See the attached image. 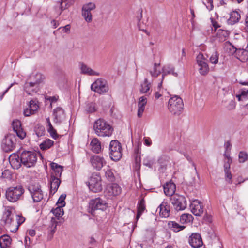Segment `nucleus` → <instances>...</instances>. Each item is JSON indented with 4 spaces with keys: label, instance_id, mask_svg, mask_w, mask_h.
Instances as JSON below:
<instances>
[{
    "label": "nucleus",
    "instance_id": "obj_1",
    "mask_svg": "<svg viewBox=\"0 0 248 248\" xmlns=\"http://www.w3.org/2000/svg\"><path fill=\"white\" fill-rule=\"evenodd\" d=\"M95 133L99 137H110L113 133V128L110 124L103 119H98L93 124Z\"/></svg>",
    "mask_w": 248,
    "mask_h": 248
},
{
    "label": "nucleus",
    "instance_id": "obj_2",
    "mask_svg": "<svg viewBox=\"0 0 248 248\" xmlns=\"http://www.w3.org/2000/svg\"><path fill=\"white\" fill-rule=\"evenodd\" d=\"M24 193L23 187L21 186H17L8 188L6 191L5 196L9 202H15L22 198Z\"/></svg>",
    "mask_w": 248,
    "mask_h": 248
},
{
    "label": "nucleus",
    "instance_id": "obj_3",
    "mask_svg": "<svg viewBox=\"0 0 248 248\" xmlns=\"http://www.w3.org/2000/svg\"><path fill=\"white\" fill-rule=\"evenodd\" d=\"M183 106L182 99L178 96H174L169 100L168 109L173 115L180 114L183 109Z\"/></svg>",
    "mask_w": 248,
    "mask_h": 248
},
{
    "label": "nucleus",
    "instance_id": "obj_4",
    "mask_svg": "<svg viewBox=\"0 0 248 248\" xmlns=\"http://www.w3.org/2000/svg\"><path fill=\"white\" fill-rule=\"evenodd\" d=\"M37 160V154L35 152L24 151L21 154V161L27 168L34 166Z\"/></svg>",
    "mask_w": 248,
    "mask_h": 248
},
{
    "label": "nucleus",
    "instance_id": "obj_5",
    "mask_svg": "<svg viewBox=\"0 0 248 248\" xmlns=\"http://www.w3.org/2000/svg\"><path fill=\"white\" fill-rule=\"evenodd\" d=\"M88 187L93 192L101 191L102 189L101 176L97 173L92 174L88 181Z\"/></svg>",
    "mask_w": 248,
    "mask_h": 248
},
{
    "label": "nucleus",
    "instance_id": "obj_6",
    "mask_svg": "<svg viewBox=\"0 0 248 248\" xmlns=\"http://www.w3.org/2000/svg\"><path fill=\"white\" fill-rule=\"evenodd\" d=\"M91 89L92 91L99 94L106 93L109 90L107 81L101 78L97 79L91 85Z\"/></svg>",
    "mask_w": 248,
    "mask_h": 248
},
{
    "label": "nucleus",
    "instance_id": "obj_7",
    "mask_svg": "<svg viewBox=\"0 0 248 248\" xmlns=\"http://www.w3.org/2000/svg\"><path fill=\"white\" fill-rule=\"evenodd\" d=\"M110 157L113 160L118 161L122 157L121 146L116 140H112L109 144Z\"/></svg>",
    "mask_w": 248,
    "mask_h": 248
},
{
    "label": "nucleus",
    "instance_id": "obj_8",
    "mask_svg": "<svg viewBox=\"0 0 248 248\" xmlns=\"http://www.w3.org/2000/svg\"><path fill=\"white\" fill-rule=\"evenodd\" d=\"M171 202L176 211L184 210L186 207V201L183 196L174 195L171 198Z\"/></svg>",
    "mask_w": 248,
    "mask_h": 248
},
{
    "label": "nucleus",
    "instance_id": "obj_9",
    "mask_svg": "<svg viewBox=\"0 0 248 248\" xmlns=\"http://www.w3.org/2000/svg\"><path fill=\"white\" fill-rule=\"evenodd\" d=\"M198 70L201 75H206L209 72V67L206 62V59L203 54L199 53L196 57Z\"/></svg>",
    "mask_w": 248,
    "mask_h": 248
},
{
    "label": "nucleus",
    "instance_id": "obj_10",
    "mask_svg": "<svg viewBox=\"0 0 248 248\" xmlns=\"http://www.w3.org/2000/svg\"><path fill=\"white\" fill-rule=\"evenodd\" d=\"M96 8V5L94 2H88L84 4L81 10V15L84 20L88 23L92 21V11Z\"/></svg>",
    "mask_w": 248,
    "mask_h": 248
},
{
    "label": "nucleus",
    "instance_id": "obj_11",
    "mask_svg": "<svg viewBox=\"0 0 248 248\" xmlns=\"http://www.w3.org/2000/svg\"><path fill=\"white\" fill-rule=\"evenodd\" d=\"M34 202H38L43 198V194L38 184H31L28 188Z\"/></svg>",
    "mask_w": 248,
    "mask_h": 248
},
{
    "label": "nucleus",
    "instance_id": "obj_12",
    "mask_svg": "<svg viewBox=\"0 0 248 248\" xmlns=\"http://www.w3.org/2000/svg\"><path fill=\"white\" fill-rule=\"evenodd\" d=\"M16 138L14 135L9 134L5 136L3 140L1 147L6 152L12 151L15 146Z\"/></svg>",
    "mask_w": 248,
    "mask_h": 248
},
{
    "label": "nucleus",
    "instance_id": "obj_13",
    "mask_svg": "<svg viewBox=\"0 0 248 248\" xmlns=\"http://www.w3.org/2000/svg\"><path fill=\"white\" fill-rule=\"evenodd\" d=\"M15 217V215L11 209L6 210L3 215L2 221L10 230L14 227Z\"/></svg>",
    "mask_w": 248,
    "mask_h": 248
},
{
    "label": "nucleus",
    "instance_id": "obj_14",
    "mask_svg": "<svg viewBox=\"0 0 248 248\" xmlns=\"http://www.w3.org/2000/svg\"><path fill=\"white\" fill-rule=\"evenodd\" d=\"M39 108L38 102L36 100H31L26 108L24 109L23 114L29 117L36 113Z\"/></svg>",
    "mask_w": 248,
    "mask_h": 248
},
{
    "label": "nucleus",
    "instance_id": "obj_15",
    "mask_svg": "<svg viewBox=\"0 0 248 248\" xmlns=\"http://www.w3.org/2000/svg\"><path fill=\"white\" fill-rule=\"evenodd\" d=\"M92 166L97 170H100L106 164V161L103 156L94 155L90 157Z\"/></svg>",
    "mask_w": 248,
    "mask_h": 248
},
{
    "label": "nucleus",
    "instance_id": "obj_16",
    "mask_svg": "<svg viewBox=\"0 0 248 248\" xmlns=\"http://www.w3.org/2000/svg\"><path fill=\"white\" fill-rule=\"evenodd\" d=\"M89 206L92 210H104L106 209L107 204L105 201L100 198H97L90 201Z\"/></svg>",
    "mask_w": 248,
    "mask_h": 248
},
{
    "label": "nucleus",
    "instance_id": "obj_17",
    "mask_svg": "<svg viewBox=\"0 0 248 248\" xmlns=\"http://www.w3.org/2000/svg\"><path fill=\"white\" fill-rule=\"evenodd\" d=\"M190 209L192 213L197 216H201L203 212V206L198 200H193L190 203Z\"/></svg>",
    "mask_w": 248,
    "mask_h": 248
},
{
    "label": "nucleus",
    "instance_id": "obj_18",
    "mask_svg": "<svg viewBox=\"0 0 248 248\" xmlns=\"http://www.w3.org/2000/svg\"><path fill=\"white\" fill-rule=\"evenodd\" d=\"M188 242L193 248H200L203 245L202 238L200 234L193 233L189 237Z\"/></svg>",
    "mask_w": 248,
    "mask_h": 248
},
{
    "label": "nucleus",
    "instance_id": "obj_19",
    "mask_svg": "<svg viewBox=\"0 0 248 248\" xmlns=\"http://www.w3.org/2000/svg\"><path fill=\"white\" fill-rule=\"evenodd\" d=\"M105 192L109 197H114L121 193V188L118 184L114 183L107 186Z\"/></svg>",
    "mask_w": 248,
    "mask_h": 248
},
{
    "label": "nucleus",
    "instance_id": "obj_20",
    "mask_svg": "<svg viewBox=\"0 0 248 248\" xmlns=\"http://www.w3.org/2000/svg\"><path fill=\"white\" fill-rule=\"evenodd\" d=\"M53 121L55 124H60L65 118L64 109L61 107H57L53 110Z\"/></svg>",
    "mask_w": 248,
    "mask_h": 248
},
{
    "label": "nucleus",
    "instance_id": "obj_21",
    "mask_svg": "<svg viewBox=\"0 0 248 248\" xmlns=\"http://www.w3.org/2000/svg\"><path fill=\"white\" fill-rule=\"evenodd\" d=\"M24 91L29 95H32L39 90V86L33 81L26 82L24 87Z\"/></svg>",
    "mask_w": 248,
    "mask_h": 248
},
{
    "label": "nucleus",
    "instance_id": "obj_22",
    "mask_svg": "<svg viewBox=\"0 0 248 248\" xmlns=\"http://www.w3.org/2000/svg\"><path fill=\"white\" fill-rule=\"evenodd\" d=\"M12 127L17 136L21 139H23L26 135V132L21 127V123L18 120H15L12 123Z\"/></svg>",
    "mask_w": 248,
    "mask_h": 248
},
{
    "label": "nucleus",
    "instance_id": "obj_23",
    "mask_svg": "<svg viewBox=\"0 0 248 248\" xmlns=\"http://www.w3.org/2000/svg\"><path fill=\"white\" fill-rule=\"evenodd\" d=\"M151 87V82L149 81L147 78H145L140 84V92L141 93L150 95L152 92Z\"/></svg>",
    "mask_w": 248,
    "mask_h": 248
},
{
    "label": "nucleus",
    "instance_id": "obj_24",
    "mask_svg": "<svg viewBox=\"0 0 248 248\" xmlns=\"http://www.w3.org/2000/svg\"><path fill=\"white\" fill-rule=\"evenodd\" d=\"M79 68L81 73L82 74L92 76H98L100 75L99 72L94 71L87 64L83 62L79 64Z\"/></svg>",
    "mask_w": 248,
    "mask_h": 248
},
{
    "label": "nucleus",
    "instance_id": "obj_25",
    "mask_svg": "<svg viewBox=\"0 0 248 248\" xmlns=\"http://www.w3.org/2000/svg\"><path fill=\"white\" fill-rule=\"evenodd\" d=\"M159 209V215L162 217H168L170 215V206L168 203L165 201H163L160 204L157 210Z\"/></svg>",
    "mask_w": 248,
    "mask_h": 248
},
{
    "label": "nucleus",
    "instance_id": "obj_26",
    "mask_svg": "<svg viewBox=\"0 0 248 248\" xmlns=\"http://www.w3.org/2000/svg\"><path fill=\"white\" fill-rule=\"evenodd\" d=\"M50 194L53 195L57 191L61 181L58 177H55L53 174L51 175L50 178Z\"/></svg>",
    "mask_w": 248,
    "mask_h": 248
},
{
    "label": "nucleus",
    "instance_id": "obj_27",
    "mask_svg": "<svg viewBox=\"0 0 248 248\" xmlns=\"http://www.w3.org/2000/svg\"><path fill=\"white\" fill-rule=\"evenodd\" d=\"M9 160L12 167L14 169H19L22 164L21 157L19 158V155L16 154H12L9 156Z\"/></svg>",
    "mask_w": 248,
    "mask_h": 248
},
{
    "label": "nucleus",
    "instance_id": "obj_28",
    "mask_svg": "<svg viewBox=\"0 0 248 248\" xmlns=\"http://www.w3.org/2000/svg\"><path fill=\"white\" fill-rule=\"evenodd\" d=\"M164 192L166 196H173L175 193L176 186L174 183L172 182H167L163 186Z\"/></svg>",
    "mask_w": 248,
    "mask_h": 248
},
{
    "label": "nucleus",
    "instance_id": "obj_29",
    "mask_svg": "<svg viewBox=\"0 0 248 248\" xmlns=\"http://www.w3.org/2000/svg\"><path fill=\"white\" fill-rule=\"evenodd\" d=\"M147 98L145 96H141L138 101V109L137 115L138 117H141L144 111L145 106L147 104Z\"/></svg>",
    "mask_w": 248,
    "mask_h": 248
},
{
    "label": "nucleus",
    "instance_id": "obj_30",
    "mask_svg": "<svg viewBox=\"0 0 248 248\" xmlns=\"http://www.w3.org/2000/svg\"><path fill=\"white\" fill-rule=\"evenodd\" d=\"M91 150L94 153L98 154L101 151V142L97 138L92 139L90 143Z\"/></svg>",
    "mask_w": 248,
    "mask_h": 248
},
{
    "label": "nucleus",
    "instance_id": "obj_31",
    "mask_svg": "<svg viewBox=\"0 0 248 248\" xmlns=\"http://www.w3.org/2000/svg\"><path fill=\"white\" fill-rule=\"evenodd\" d=\"M50 167L53 170L51 175L53 174L58 178L60 177L63 171V167L54 162L50 163Z\"/></svg>",
    "mask_w": 248,
    "mask_h": 248
},
{
    "label": "nucleus",
    "instance_id": "obj_32",
    "mask_svg": "<svg viewBox=\"0 0 248 248\" xmlns=\"http://www.w3.org/2000/svg\"><path fill=\"white\" fill-rule=\"evenodd\" d=\"M162 70L163 73L162 81L163 80L164 76L167 74H171L175 77H177L178 76L177 73L175 72L174 67L171 65L167 64L164 66Z\"/></svg>",
    "mask_w": 248,
    "mask_h": 248
},
{
    "label": "nucleus",
    "instance_id": "obj_33",
    "mask_svg": "<svg viewBox=\"0 0 248 248\" xmlns=\"http://www.w3.org/2000/svg\"><path fill=\"white\" fill-rule=\"evenodd\" d=\"M240 14L237 11H232L230 14V17L228 19V24L233 25L237 23L240 19Z\"/></svg>",
    "mask_w": 248,
    "mask_h": 248
},
{
    "label": "nucleus",
    "instance_id": "obj_34",
    "mask_svg": "<svg viewBox=\"0 0 248 248\" xmlns=\"http://www.w3.org/2000/svg\"><path fill=\"white\" fill-rule=\"evenodd\" d=\"M30 78L33 79L34 80L33 82L39 86L45 79V76L41 73L36 72L35 74H32L30 76Z\"/></svg>",
    "mask_w": 248,
    "mask_h": 248
},
{
    "label": "nucleus",
    "instance_id": "obj_35",
    "mask_svg": "<svg viewBox=\"0 0 248 248\" xmlns=\"http://www.w3.org/2000/svg\"><path fill=\"white\" fill-rule=\"evenodd\" d=\"M145 209V201L143 199H141L138 204V211L136 217V222L135 223V226H136L137 221L140 218V216L143 213V211Z\"/></svg>",
    "mask_w": 248,
    "mask_h": 248
},
{
    "label": "nucleus",
    "instance_id": "obj_36",
    "mask_svg": "<svg viewBox=\"0 0 248 248\" xmlns=\"http://www.w3.org/2000/svg\"><path fill=\"white\" fill-rule=\"evenodd\" d=\"M169 229L175 232H178L185 228L184 225H181L175 221H169L168 223Z\"/></svg>",
    "mask_w": 248,
    "mask_h": 248
},
{
    "label": "nucleus",
    "instance_id": "obj_37",
    "mask_svg": "<svg viewBox=\"0 0 248 248\" xmlns=\"http://www.w3.org/2000/svg\"><path fill=\"white\" fill-rule=\"evenodd\" d=\"M228 35V31L222 29H218L216 33L217 39H218L219 42H223L226 40Z\"/></svg>",
    "mask_w": 248,
    "mask_h": 248
},
{
    "label": "nucleus",
    "instance_id": "obj_38",
    "mask_svg": "<svg viewBox=\"0 0 248 248\" xmlns=\"http://www.w3.org/2000/svg\"><path fill=\"white\" fill-rule=\"evenodd\" d=\"M11 243V239L8 235H2L0 237V246L1 248H6L9 247Z\"/></svg>",
    "mask_w": 248,
    "mask_h": 248
},
{
    "label": "nucleus",
    "instance_id": "obj_39",
    "mask_svg": "<svg viewBox=\"0 0 248 248\" xmlns=\"http://www.w3.org/2000/svg\"><path fill=\"white\" fill-rule=\"evenodd\" d=\"M15 217H16V221H15L14 227L11 230V231L13 232H16L19 226L25 221V218L22 216L16 215Z\"/></svg>",
    "mask_w": 248,
    "mask_h": 248
},
{
    "label": "nucleus",
    "instance_id": "obj_40",
    "mask_svg": "<svg viewBox=\"0 0 248 248\" xmlns=\"http://www.w3.org/2000/svg\"><path fill=\"white\" fill-rule=\"evenodd\" d=\"M224 170H230L232 159L230 156V154L227 151L224 154Z\"/></svg>",
    "mask_w": 248,
    "mask_h": 248
},
{
    "label": "nucleus",
    "instance_id": "obj_41",
    "mask_svg": "<svg viewBox=\"0 0 248 248\" xmlns=\"http://www.w3.org/2000/svg\"><path fill=\"white\" fill-rule=\"evenodd\" d=\"M161 73L160 65L159 63H155L153 69L150 70V74L153 78L158 77Z\"/></svg>",
    "mask_w": 248,
    "mask_h": 248
},
{
    "label": "nucleus",
    "instance_id": "obj_42",
    "mask_svg": "<svg viewBox=\"0 0 248 248\" xmlns=\"http://www.w3.org/2000/svg\"><path fill=\"white\" fill-rule=\"evenodd\" d=\"M85 110L88 113H92L96 111V107L95 103L88 102L86 103Z\"/></svg>",
    "mask_w": 248,
    "mask_h": 248
},
{
    "label": "nucleus",
    "instance_id": "obj_43",
    "mask_svg": "<svg viewBox=\"0 0 248 248\" xmlns=\"http://www.w3.org/2000/svg\"><path fill=\"white\" fill-rule=\"evenodd\" d=\"M236 97L239 101H242L245 104L248 101V90H242L240 94L236 95Z\"/></svg>",
    "mask_w": 248,
    "mask_h": 248
},
{
    "label": "nucleus",
    "instance_id": "obj_44",
    "mask_svg": "<svg viewBox=\"0 0 248 248\" xmlns=\"http://www.w3.org/2000/svg\"><path fill=\"white\" fill-rule=\"evenodd\" d=\"M193 220L192 216L188 213L182 214L180 217V221L182 224H185L190 222Z\"/></svg>",
    "mask_w": 248,
    "mask_h": 248
},
{
    "label": "nucleus",
    "instance_id": "obj_45",
    "mask_svg": "<svg viewBox=\"0 0 248 248\" xmlns=\"http://www.w3.org/2000/svg\"><path fill=\"white\" fill-rule=\"evenodd\" d=\"M51 212L59 219L64 214L62 207L57 206L56 208L52 209Z\"/></svg>",
    "mask_w": 248,
    "mask_h": 248
},
{
    "label": "nucleus",
    "instance_id": "obj_46",
    "mask_svg": "<svg viewBox=\"0 0 248 248\" xmlns=\"http://www.w3.org/2000/svg\"><path fill=\"white\" fill-rule=\"evenodd\" d=\"M34 132L36 136L38 137H41L45 135V129L42 125H37L34 128Z\"/></svg>",
    "mask_w": 248,
    "mask_h": 248
},
{
    "label": "nucleus",
    "instance_id": "obj_47",
    "mask_svg": "<svg viewBox=\"0 0 248 248\" xmlns=\"http://www.w3.org/2000/svg\"><path fill=\"white\" fill-rule=\"evenodd\" d=\"M54 144V141L50 139H47L40 145L42 150H45L50 148Z\"/></svg>",
    "mask_w": 248,
    "mask_h": 248
},
{
    "label": "nucleus",
    "instance_id": "obj_48",
    "mask_svg": "<svg viewBox=\"0 0 248 248\" xmlns=\"http://www.w3.org/2000/svg\"><path fill=\"white\" fill-rule=\"evenodd\" d=\"M74 0H61L60 8L62 11L68 8L74 2Z\"/></svg>",
    "mask_w": 248,
    "mask_h": 248
},
{
    "label": "nucleus",
    "instance_id": "obj_49",
    "mask_svg": "<svg viewBox=\"0 0 248 248\" xmlns=\"http://www.w3.org/2000/svg\"><path fill=\"white\" fill-rule=\"evenodd\" d=\"M162 81H161V82L158 83L157 89L155 92V99H158L164 94V90L162 88Z\"/></svg>",
    "mask_w": 248,
    "mask_h": 248
},
{
    "label": "nucleus",
    "instance_id": "obj_50",
    "mask_svg": "<svg viewBox=\"0 0 248 248\" xmlns=\"http://www.w3.org/2000/svg\"><path fill=\"white\" fill-rule=\"evenodd\" d=\"M219 54L215 51L209 57L210 62L213 64H216L218 62Z\"/></svg>",
    "mask_w": 248,
    "mask_h": 248
},
{
    "label": "nucleus",
    "instance_id": "obj_51",
    "mask_svg": "<svg viewBox=\"0 0 248 248\" xmlns=\"http://www.w3.org/2000/svg\"><path fill=\"white\" fill-rule=\"evenodd\" d=\"M248 159V154L244 151H241L238 155V160L240 163H244Z\"/></svg>",
    "mask_w": 248,
    "mask_h": 248
},
{
    "label": "nucleus",
    "instance_id": "obj_52",
    "mask_svg": "<svg viewBox=\"0 0 248 248\" xmlns=\"http://www.w3.org/2000/svg\"><path fill=\"white\" fill-rule=\"evenodd\" d=\"M105 176L109 181H113L115 179L114 175L112 170L109 168L106 170Z\"/></svg>",
    "mask_w": 248,
    "mask_h": 248
},
{
    "label": "nucleus",
    "instance_id": "obj_53",
    "mask_svg": "<svg viewBox=\"0 0 248 248\" xmlns=\"http://www.w3.org/2000/svg\"><path fill=\"white\" fill-rule=\"evenodd\" d=\"M66 198V195L65 194H62L60 197H59L57 202V205L58 206H61L62 207H63L65 205V202L64 201Z\"/></svg>",
    "mask_w": 248,
    "mask_h": 248
},
{
    "label": "nucleus",
    "instance_id": "obj_54",
    "mask_svg": "<svg viewBox=\"0 0 248 248\" xmlns=\"http://www.w3.org/2000/svg\"><path fill=\"white\" fill-rule=\"evenodd\" d=\"M182 154L184 155V156L186 158L187 160L190 163L192 164V165L194 167V170H195V173L197 175L198 177H199V175L198 173V172L196 170V167L195 166V163L193 162L192 158L186 153L183 152Z\"/></svg>",
    "mask_w": 248,
    "mask_h": 248
},
{
    "label": "nucleus",
    "instance_id": "obj_55",
    "mask_svg": "<svg viewBox=\"0 0 248 248\" xmlns=\"http://www.w3.org/2000/svg\"><path fill=\"white\" fill-rule=\"evenodd\" d=\"M225 172V178L226 181L230 184L232 183V175L230 170H224Z\"/></svg>",
    "mask_w": 248,
    "mask_h": 248
},
{
    "label": "nucleus",
    "instance_id": "obj_56",
    "mask_svg": "<svg viewBox=\"0 0 248 248\" xmlns=\"http://www.w3.org/2000/svg\"><path fill=\"white\" fill-rule=\"evenodd\" d=\"M203 4L206 6L207 9L211 10L213 8V0H204Z\"/></svg>",
    "mask_w": 248,
    "mask_h": 248
},
{
    "label": "nucleus",
    "instance_id": "obj_57",
    "mask_svg": "<svg viewBox=\"0 0 248 248\" xmlns=\"http://www.w3.org/2000/svg\"><path fill=\"white\" fill-rule=\"evenodd\" d=\"M48 132L50 133L51 136L55 139H56V138L58 137L57 134L56 133V131L54 129V128L53 127V126H50L47 128Z\"/></svg>",
    "mask_w": 248,
    "mask_h": 248
},
{
    "label": "nucleus",
    "instance_id": "obj_58",
    "mask_svg": "<svg viewBox=\"0 0 248 248\" xmlns=\"http://www.w3.org/2000/svg\"><path fill=\"white\" fill-rule=\"evenodd\" d=\"M235 49V55L237 58L240 59V56L241 55L244 54L246 53V51L244 49H236V48H234Z\"/></svg>",
    "mask_w": 248,
    "mask_h": 248
},
{
    "label": "nucleus",
    "instance_id": "obj_59",
    "mask_svg": "<svg viewBox=\"0 0 248 248\" xmlns=\"http://www.w3.org/2000/svg\"><path fill=\"white\" fill-rule=\"evenodd\" d=\"M51 224H52V228H53V229L52 230L51 232L52 233H54L55 232V230L56 229L57 225V221L56 220L55 218L54 217H52L51 220Z\"/></svg>",
    "mask_w": 248,
    "mask_h": 248
},
{
    "label": "nucleus",
    "instance_id": "obj_60",
    "mask_svg": "<svg viewBox=\"0 0 248 248\" xmlns=\"http://www.w3.org/2000/svg\"><path fill=\"white\" fill-rule=\"evenodd\" d=\"M71 28V26L69 24L66 25L64 27H61L59 28V30L62 29V31H63L64 33H68L69 32Z\"/></svg>",
    "mask_w": 248,
    "mask_h": 248
},
{
    "label": "nucleus",
    "instance_id": "obj_61",
    "mask_svg": "<svg viewBox=\"0 0 248 248\" xmlns=\"http://www.w3.org/2000/svg\"><path fill=\"white\" fill-rule=\"evenodd\" d=\"M144 143L146 146H150L152 144V140L150 138H145Z\"/></svg>",
    "mask_w": 248,
    "mask_h": 248
},
{
    "label": "nucleus",
    "instance_id": "obj_62",
    "mask_svg": "<svg viewBox=\"0 0 248 248\" xmlns=\"http://www.w3.org/2000/svg\"><path fill=\"white\" fill-rule=\"evenodd\" d=\"M58 96H51V97H49L48 98H47V99L48 100L51 104H52V103H54L55 102H56V101L58 100Z\"/></svg>",
    "mask_w": 248,
    "mask_h": 248
},
{
    "label": "nucleus",
    "instance_id": "obj_63",
    "mask_svg": "<svg viewBox=\"0 0 248 248\" xmlns=\"http://www.w3.org/2000/svg\"><path fill=\"white\" fill-rule=\"evenodd\" d=\"M143 164L147 167H151L152 163V162L148 159V158L144 159L143 160Z\"/></svg>",
    "mask_w": 248,
    "mask_h": 248
},
{
    "label": "nucleus",
    "instance_id": "obj_64",
    "mask_svg": "<svg viewBox=\"0 0 248 248\" xmlns=\"http://www.w3.org/2000/svg\"><path fill=\"white\" fill-rule=\"evenodd\" d=\"M235 107V102L234 100H232L230 103H229V106L228 107L229 109H233Z\"/></svg>",
    "mask_w": 248,
    "mask_h": 248
}]
</instances>
